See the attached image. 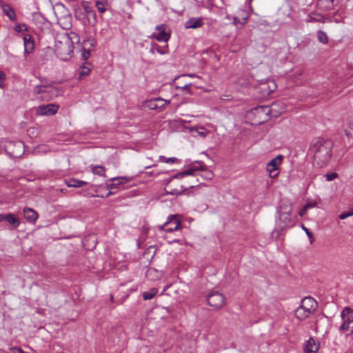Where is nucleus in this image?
Returning a JSON list of instances; mask_svg holds the SVG:
<instances>
[{"mask_svg":"<svg viewBox=\"0 0 353 353\" xmlns=\"http://www.w3.org/2000/svg\"><path fill=\"white\" fill-rule=\"evenodd\" d=\"M317 37L318 40L322 43L325 44L328 42L327 34L322 30H319L317 32Z\"/></svg>","mask_w":353,"mask_h":353,"instance_id":"c756f323","label":"nucleus"},{"mask_svg":"<svg viewBox=\"0 0 353 353\" xmlns=\"http://www.w3.org/2000/svg\"><path fill=\"white\" fill-rule=\"evenodd\" d=\"M10 350H18V353H23L24 351L20 348V347H10L9 348Z\"/></svg>","mask_w":353,"mask_h":353,"instance_id":"3c124183","label":"nucleus"},{"mask_svg":"<svg viewBox=\"0 0 353 353\" xmlns=\"http://www.w3.org/2000/svg\"><path fill=\"white\" fill-rule=\"evenodd\" d=\"M87 15L88 17H92L93 18L94 23H97V14L94 10L92 11V12Z\"/></svg>","mask_w":353,"mask_h":353,"instance_id":"de8ad7c7","label":"nucleus"},{"mask_svg":"<svg viewBox=\"0 0 353 353\" xmlns=\"http://www.w3.org/2000/svg\"><path fill=\"white\" fill-rule=\"evenodd\" d=\"M181 221L177 214L170 215L168 221L160 228L167 232H172L179 230L181 227Z\"/></svg>","mask_w":353,"mask_h":353,"instance_id":"423d86ee","label":"nucleus"},{"mask_svg":"<svg viewBox=\"0 0 353 353\" xmlns=\"http://www.w3.org/2000/svg\"><path fill=\"white\" fill-rule=\"evenodd\" d=\"M166 25L165 24H160L156 27V30L158 31L157 33H153L152 37L157 39L158 41H163L167 42L170 39V34L167 33L165 31Z\"/></svg>","mask_w":353,"mask_h":353,"instance_id":"ddd939ff","label":"nucleus"},{"mask_svg":"<svg viewBox=\"0 0 353 353\" xmlns=\"http://www.w3.org/2000/svg\"><path fill=\"white\" fill-rule=\"evenodd\" d=\"M353 215V212H344V213H341L340 215H339V219H341V220H343L350 216H352Z\"/></svg>","mask_w":353,"mask_h":353,"instance_id":"c03bdc74","label":"nucleus"},{"mask_svg":"<svg viewBox=\"0 0 353 353\" xmlns=\"http://www.w3.org/2000/svg\"><path fill=\"white\" fill-rule=\"evenodd\" d=\"M59 91L50 85H39L34 87V94L37 99L48 101L57 97Z\"/></svg>","mask_w":353,"mask_h":353,"instance_id":"7ed1b4c3","label":"nucleus"},{"mask_svg":"<svg viewBox=\"0 0 353 353\" xmlns=\"http://www.w3.org/2000/svg\"><path fill=\"white\" fill-rule=\"evenodd\" d=\"M332 146L331 141L321 137L312 140L309 152L313 156L314 161L319 167L325 166L330 160Z\"/></svg>","mask_w":353,"mask_h":353,"instance_id":"f257e3e1","label":"nucleus"},{"mask_svg":"<svg viewBox=\"0 0 353 353\" xmlns=\"http://www.w3.org/2000/svg\"><path fill=\"white\" fill-rule=\"evenodd\" d=\"M204 174L202 175L205 179H211L213 177V172L211 170H208L204 168Z\"/></svg>","mask_w":353,"mask_h":353,"instance_id":"ea45409f","label":"nucleus"},{"mask_svg":"<svg viewBox=\"0 0 353 353\" xmlns=\"http://www.w3.org/2000/svg\"><path fill=\"white\" fill-rule=\"evenodd\" d=\"M14 30L17 32H21L23 31H27L28 28L27 26L24 23H18L14 26Z\"/></svg>","mask_w":353,"mask_h":353,"instance_id":"f704fd0d","label":"nucleus"},{"mask_svg":"<svg viewBox=\"0 0 353 353\" xmlns=\"http://www.w3.org/2000/svg\"><path fill=\"white\" fill-rule=\"evenodd\" d=\"M62 8L64 10L63 14L60 17H57V23L63 29L69 30L72 26V17L69 10H66L64 6H62Z\"/></svg>","mask_w":353,"mask_h":353,"instance_id":"9b49d317","label":"nucleus"},{"mask_svg":"<svg viewBox=\"0 0 353 353\" xmlns=\"http://www.w3.org/2000/svg\"><path fill=\"white\" fill-rule=\"evenodd\" d=\"M272 84H273V88L272 90H268L267 92L265 91L266 88H270V86L268 85L267 83H262L261 88L264 91L265 94L269 95V94H270L273 92V90L275 88L274 83H272Z\"/></svg>","mask_w":353,"mask_h":353,"instance_id":"58836bf2","label":"nucleus"},{"mask_svg":"<svg viewBox=\"0 0 353 353\" xmlns=\"http://www.w3.org/2000/svg\"><path fill=\"white\" fill-rule=\"evenodd\" d=\"M341 318L343 321L353 323V310L350 308H345L341 312Z\"/></svg>","mask_w":353,"mask_h":353,"instance_id":"5701e85b","label":"nucleus"},{"mask_svg":"<svg viewBox=\"0 0 353 353\" xmlns=\"http://www.w3.org/2000/svg\"><path fill=\"white\" fill-rule=\"evenodd\" d=\"M146 174L149 176H152L153 174L152 172H146Z\"/></svg>","mask_w":353,"mask_h":353,"instance_id":"bf43d9fd","label":"nucleus"},{"mask_svg":"<svg viewBox=\"0 0 353 353\" xmlns=\"http://www.w3.org/2000/svg\"><path fill=\"white\" fill-rule=\"evenodd\" d=\"M75 17L77 19H81V14H79L77 12H75Z\"/></svg>","mask_w":353,"mask_h":353,"instance_id":"5fc2aeb1","label":"nucleus"},{"mask_svg":"<svg viewBox=\"0 0 353 353\" xmlns=\"http://www.w3.org/2000/svg\"><path fill=\"white\" fill-rule=\"evenodd\" d=\"M90 54V51L86 50H84V51L82 53V56L84 58V59H87L89 57Z\"/></svg>","mask_w":353,"mask_h":353,"instance_id":"8fccbe9b","label":"nucleus"},{"mask_svg":"<svg viewBox=\"0 0 353 353\" xmlns=\"http://www.w3.org/2000/svg\"><path fill=\"white\" fill-rule=\"evenodd\" d=\"M181 179L182 178H175L174 174L166 182L165 191L167 194L178 196L188 189L183 183L179 181V180Z\"/></svg>","mask_w":353,"mask_h":353,"instance_id":"20e7f679","label":"nucleus"},{"mask_svg":"<svg viewBox=\"0 0 353 353\" xmlns=\"http://www.w3.org/2000/svg\"><path fill=\"white\" fill-rule=\"evenodd\" d=\"M207 301L209 305L215 309H220L225 305V296L218 292L212 291L207 296Z\"/></svg>","mask_w":353,"mask_h":353,"instance_id":"39448f33","label":"nucleus"},{"mask_svg":"<svg viewBox=\"0 0 353 353\" xmlns=\"http://www.w3.org/2000/svg\"><path fill=\"white\" fill-rule=\"evenodd\" d=\"M294 315L300 321H303L309 317L300 306L295 310Z\"/></svg>","mask_w":353,"mask_h":353,"instance_id":"cd10ccee","label":"nucleus"},{"mask_svg":"<svg viewBox=\"0 0 353 353\" xmlns=\"http://www.w3.org/2000/svg\"><path fill=\"white\" fill-rule=\"evenodd\" d=\"M80 42L79 36L73 32L62 37L61 41H57L55 44V52L57 57L63 60L67 61L70 59L73 53L74 43Z\"/></svg>","mask_w":353,"mask_h":353,"instance_id":"f03ea898","label":"nucleus"},{"mask_svg":"<svg viewBox=\"0 0 353 353\" xmlns=\"http://www.w3.org/2000/svg\"><path fill=\"white\" fill-rule=\"evenodd\" d=\"M4 14L12 21L17 19V15L14 9L8 4L2 5Z\"/></svg>","mask_w":353,"mask_h":353,"instance_id":"aec40b11","label":"nucleus"},{"mask_svg":"<svg viewBox=\"0 0 353 353\" xmlns=\"http://www.w3.org/2000/svg\"><path fill=\"white\" fill-rule=\"evenodd\" d=\"M34 48V43L28 42V43L24 44V52L26 54H30L33 52Z\"/></svg>","mask_w":353,"mask_h":353,"instance_id":"473e14b6","label":"nucleus"},{"mask_svg":"<svg viewBox=\"0 0 353 353\" xmlns=\"http://www.w3.org/2000/svg\"><path fill=\"white\" fill-rule=\"evenodd\" d=\"M319 343L313 338H310L304 347L305 353H316L319 349Z\"/></svg>","mask_w":353,"mask_h":353,"instance_id":"dca6fc26","label":"nucleus"},{"mask_svg":"<svg viewBox=\"0 0 353 353\" xmlns=\"http://www.w3.org/2000/svg\"><path fill=\"white\" fill-rule=\"evenodd\" d=\"M291 212L290 206H281L278 210L279 220L282 223L281 228L287 227L291 223Z\"/></svg>","mask_w":353,"mask_h":353,"instance_id":"0eeeda50","label":"nucleus"},{"mask_svg":"<svg viewBox=\"0 0 353 353\" xmlns=\"http://www.w3.org/2000/svg\"><path fill=\"white\" fill-rule=\"evenodd\" d=\"M306 23H311V22H323L324 21V17L317 12H312L308 14L307 17L305 19Z\"/></svg>","mask_w":353,"mask_h":353,"instance_id":"412c9836","label":"nucleus"},{"mask_svg":"<svg viewBox=\"0 0 353 353\" xmlns=\"http://www.w3.org/2000/svg\"><path fill=\"white\" fill-rule=\"evenodd\" d=\"M12 353H18V350H10Z\"/></svg>","mask_w":353,"mask_h":353,"instance_id":"e2e57ef3","label":"nucleus"},{"mask_svg":"<svg viewBox=\"0 0 353 353\" xmlns=\"http://www.w3.org/2000/svg\"><path fill=\"white\" fill-rule=\"evenodd\" d=\"M95 41L94 39H90V40H88V41H83V43L84 45H86V43H89L90 47H94L95 46Z\"/></svg>","mask_w":353,"mask_h":353,"instance_id":"49530a36","label":"nucleus"},{"mask_svg":"<svg viewBox=\"0 0 353 353\" xmlns=\"http://www.w3.org/2000/svg\"><path fill=\"white\" fill-rule=\"evenodd\" d=\"M96 6L100 13H103L106 10L105 8L104 7V3L101 1H96Z\"/></svg>","mask_w":353,"mask_h":353,"instance_id":"c9c22d12","label":"nucleus"},{"mask_svg":"<svg viewBox=\"0 0 353 353\" xmlns=\"http://www.w3.org/2000/svg\"><path fill=\"white\" fill-rule=\"evenodd\" d=\"M191 83H189V84H185L184 85H177V88H182V89H185L187 88L189 85H190Z\"/></svg>","mask_w":353,"mask_h":353,"instance_id":"864d4df0","label":"nucleus"},{"mask_svg":"<svg viewBox=\"0 0 353 353\" xmlns=\"http://www.w3.org/2000/svg\"><path fill=\"white\" fill-rule=\"evenodd\" d=\"M252 111L254 114H258L259 116H268L270 114V107L266 105L257 106L256 108H253Z\"/></svg>","mask_w":353,"mask_h":353,"instance_id":"4be33fe9","label":"nucleus"},{"mask_svg":"<svg viewBox=\"0 0 353 353\" xmlns=\"http://www.w3.org/2000/svg\"><path fill=\"white\" fill-rule=\"evenodd\" d=\"M90 69L88 68V67H85V66H83L81 69V72H80V75H79V78H82L85 76H87L90 74Z\"/></svg>","mask_w":353,"mask_h":353,"instance_id":"4c0bfd02","label":"nucleus"},{"mask_svg":"<svg viewBox=\"0 0 353 353\" xmlns=\"http://www.w3.org/2000/svg\"><path fill=\"white\" fill-rule=\"evenodd\" d=\"M301 304L305 306L306 307L310 308L312 312H316L318 307V303L311 296L305 297L302 301Z\"/></svg>","mask_w":353,"mask_h":353,"instance_id":"6ab92c4d","label":"nucleus"},{"mask_svg":"<svg viewBox=\"0 0 353 353\" xmlns=\"http://www.w3.org/2000/svg\"><path fill=\"white\" fill-rule=\"evenodd\" d=\"M302 228L303 230L305 232V233L307 234V236L310 238V239H312V240H314V237H313V235L312 234V232L309 230L308 228H307L306 227H305L304 225H302Z\"/></svg>","mask_w":353,"mask_h":353,"instance_id":"a18cd8bd","label":"nucleus"},{"mask_svg":"<svg viewBox=\"0 0 353 353\" xmlns=\"http://www.w3.org/2000/svg\"><path fill=\"white\" fill-rule=\"evenodd\" d=\"M203 18L194 17L189 19L185 21L184 26L186 29H196L203 26Z\"/></svg>","mask_w":353,"mask_h":353,"instance_id":"2eb2a0df","label":"nucleus"},{"mask_svg":"<svg viewBox=\"0 0 353 353\" xmlns=\"http://www.w3.org/2000/svg\"><path fill=\"white\" fill-rule=\"evenodd\" d=\"M23 40L24 44L28 43V42L34 43V38L32 37V35H30L29 34H25L23 38Z\"/></svg>","mask_w":353,"mask_h":353,"instance_id":"a19ab883","label":"nucleus"},{"mask_svg":"<svg viewBox=\"0 0 353 353\" xmlns=\"http://www.w3.org/2000/svg\"><path fill=\"white\" fill-rule=\"evenodd\" d=\"M170 103V100H164V102H163V103H165V105H166L167 104H169Z\"/></svg>","mask_w":353,"mask_h":353,"instance_id":"4d7b16f0","label":"nucleus"},{"mask_svg":"<svg viewBox=\"0 0 353 353\" xmlns=\"http://www.w3.org/2000/svg\"><path fill=\"white\" fill-rule=\"evenodd\" d=\"M351 323L347 321H343L342 325L339 327V330L341 332H350V333H353V326L350 325Z\"/></svg>","mask_w":353,"mask_h":353,"instance_id":"c85d7f7f","label":"nucleus"},{"mask_svg":"<svg viewBox=\"0 0 353 353\" xmlns=\"http://www.w3.org/2000/svg\"><path fill=\"white\" fill-rule=\"evenodd\" d=\"M163 102L164 99L162 98H154L145 101L143 106L152 110L163 109L165 106V103Z\"/></svg>","mask_w":353,"mask_h":353,"instance_id":"f8f14e48","label":"nucleus"},{"mask_svg":"<svg viewBox=\"0 0 353 353\" xmlns=\"http://www.w3.org/2000/svg\"><path fill=\"white\" fill-rule=\"evenodd\" d=\"M5 79H6L5 74L3 72L0 71V88L2 87L1 82L5 80Z\"/></svg>","mask_w":353,"mask_h":353,"instance_id":"09e8293b","label":"nucleus"},{"mask_svg":"<svg viewBox=\"0 0 353 353\" xmlns=\"http://www.w3.org/2000/svg\"><path fill=\"white\" fill-rule=\"evenodd\" d=\"M59 106L55 104L50 103L42 105L37 108V113L41 115H52L57 112Z\"/></svg>","mask_w":353,"mask_h":353,"instance_id":"4468645a","label":"nucleus"},{"mask_svg":"<svg viewBox=\"0 0 353 353\" xmlns=\"http://www.w3.org/2000/svg\"><path fill=\"white\" fill-rule=\"evenodd\" d=\"M23 214L26 221L29 223H34L38 218L37 212L34 210L29 208L23 209Z\"/></svg>","mask_w":353,"mask_h":353,"instance_id":"a211bd4d","label":"nucleus"},{"mask_svg":"<svg viewBox=\"0 0 353 353\" xmlns=\"http://www.w3.org/2000/svg\"><path fill=\"white\" fill-rule=\"evenodd\" d=\"M0 353H10V352L0 348Z\"/></svg>","mask_w":353,"mask_h":353,"instance_id":"6e6d98bb","label":"nucleus"},{"mask_svg":"<svg viewBox=\"0 0 353 353\" xmlns=\"http://www.w3.org/2000/svg\"><path fill=\"white\" fill-rule=\"evenodd\" d=\"M128 181H130V179L126 176L114 177L108 180L106 182V186L110 191L107 194L106 196H109L114 193L112 191V190L117 188L119 185L125 183Z\"/></svg>","mask_w":353,"mask_h":353,"instance_id":"9d476101","label":"nucleus"},{"mask_svg":"<svg viewBox=\"0 0 353 353\" xmlns=\"http://www.w3.org/2000/svg\"><path fill=\"white\" fill-rule=\"evenodd\" d=\"M196 131L200 137L203 138L207 137V135L210 134V131L205 129L203 127L198 128Z\"/></svg>","mask_w":353,"mask_h":353,"instance_id":"72a5a7b5","label":"nucleus"},{"mask_svg":"<svg viewBox=\"0 0 353 353\" xmlns=\"http://www.w3.org/2000/svg\"><path fill=\"white\" fill-rule=\"evenodd\" d=\"M14 145L17 151H12V155L14 157H20L24 152V143L22 141H17L15 143H10V145Z\"/></svg>","mask_w":353,"mask_h":353,"instance_id":"393cba45","label":"nucleus"},{"mask_svg":"<svg viewBox=\"0 0 353 353\" xmlns=\"http://www.w3.org/2000/svg\"><path fill=\"white\" fill-rule=\"evenodd\" d=\"M6 214H0V222L6 221Z\"/></svg>","mask_w":353,"mask_h":353,"instance_id":"603ef678","label":"nucleus"},{"mask_svg":"<svg viewBox=\"0 0 353 353\" xmlns=\"http://www.w3.org/2000/svg\"><path fill=\"white\" fill-rule=\"evenodd\" d=\"M283 159V156L279 154L268 163L266 170L269 172L270 177H275L278 174L277 170L279 166L281 164Z\"/></svg>","mask_w":353,"mask_h":353,"instance_id":"6e6552de","label":"nucleus"},{"mask_svg":"<svg viewBox=\"0 0 353 353\" xmlns=\"http://www.w3.org/2000/svg\"><path fill=\"white\" fill-rule=\"evenodd\" d=\"M157 289L152 288L148 291L143 292V298L144 300H150L157 295Z\"/></svg>","mask_w":353,"mask_h":353,"instance_id":"bb28decb","label":"nucleus"},{"mask_svg":"<svg viewBox=\"0 0 353 353\" xmlns=\"http://www.w3.org/2000/svg\"><path fill=\"white\" fill-rule=\"evenodd\" d=\"M325 176L326 180L327 181H331L335 179L336 178H337L338 174L336 172H332V173H330V174H326L325 175Z\"/></svg>","mask_w":353,"mask_h":353,"instance_id":"79ce46f5","label":"nucleus"},{"mask_svg":"<svg viewBox=\"0 0 353 353\" xmlns=\"http://www.w3.org/2000/svg\"><path fill=\"white\" fill-rule=\"evenodd\" d=\"M316 5L321 11H330L334 8V0H318Z\"/></svg>","mask_w":353,"mask_h":353,"instance_id":"f3484780","label":"nucleus"},{"mask_svg":"<svg viewBox=\"0 0 353 353\" xmlns=\"http://www.w3.org/2000/svg\"><path fill=\"white\" fill-rule=\"evenodd\" d=\"M303 212H300V215H301V216H303Z\"/></svg>","mask_w":353,"mask_h":353,"instance_id":"338daca9","label":"nucleus"},{"mask_svg":"<svg viewBox=\"0 0 353 353\" xmlns=\"http://www.w3.org/2000/svg\"><path fill=\"white\" fill-rule=\"evenodd\" d=\"M92 170L94 174H97L99 176H105V168L103 166H94L92 168Z\"/></svg>","mask_w":353,"mask_h":353,"instance_id":"7c9ffc66","label":"nucleus"},{"mask_svg":"<svg viewBox=\"0 0 353 353\" xmlns=\"http://www.w3.org/2000/svg\"><path fill=\"white\" fill-rule=\"evenodd\" d=\"M68 187L80 188L87 184L86 181L71 179L66 182Z\"/></svg>","mask_w":353,"mask_h":353,"instance_id":"a878e982","label":"nucleus"},{"mask_svg":"<svg viewBox=\"0 0 353 353\" xmlns=\"http://www.w3.org/2000/svg\"><path fill=\"white\" fill-rule=\"evenodd\" d=\"M23 353H28V352H24Z\"/></svg>","mask_w":353,"mask_h":353,"instance_id":"774afa93","label":"nucleus"},{"mask_svg":"<svg viewBox=\"0 0 353 353\" xmlns=\"http://www.w3.org/2000/svg\"><path fill=\"white\" fill-rule=\"evenodd\" d=\"M300 307L302 308V310H304L305 313H306V314L310 316L312 314H314V312H312L310 308L308 307H306L305 306H304L303 305H301Z\"/></svg>","mask_w":353,"mask_h":353,"instance_id":"37998d69","label":"nucleus"},{"mask_svg":"<svg viewBox=\"0 0 353 353\" xmlns=\"http://www.w3.org/2000/svg\"><path fill=\"white\" fill-rule=\"evenodd\" d=\"M159 161L161 162L166 163H174L179 162V159L176 157L167 158V157H165L164 156H160Z\"/></svg>","mask_w":353,"mask_h":353,"instance_id":"2f4dec72","label":"nucleus"},{"mask_svg":"<svg viewBox=\"0 0 353 353\" xmlns=\"http://www.w3.org/2000/svg\"><path fill=\"white\" fill-rule=\"evenodd\" d=\"M82 6L87 14H89L93 10L92 7L90 6L87 1H83Z\"/></svg>","mask_w":353,"mask_h":353,"instance_id":"e433bc0d","label":"nucleus"},{"mask_svg":"<svg viewBox=\"0 0 353 353\" xmlns=\"http://www.w3.org/2000/svg\"><path fill=\"white\" fill-rule=\"evenodd\" d=\"M155 165H156L155 164H154V165H148V166H146V167H145V169L150 168L154 167V166H155Z\"/></svg>","mask_w":353,"mask_h":353,"instance_id":"13d9d810","label":"nucleus"},{"mask_svg":"<svg viewBox=\"0 0 353 353\" xmlns=\"http://www.w3.org/2000/svg\"><path fill=\"white\" fill-rule=\"evenodd\" d=\"M198 2H201V3H204L205 0H196Z\"/></svg>","mask_w":353,"mask_h":353,"instance_id":"052dcab7","label":"nucleus"},{"mask_svg":"<svg viewBox=\"0 0 353 353\" xmlns=\"http://www.w3.org/2000/svg\"><path fill=\"white\" fill-rule=\"evenodd\" d=\"M205 165L202 162L192 163L187 170L175 174V178H183L189 175H194L195 172L204 170Z\"/></svg>","mask_w":353,"mask_h":353,"instance_id":"1a4fd4ad","label":"nucleus"},{"mask_svg":"<svg viewBox=\"0 0 353 353\" xmlns=\"http://www.w3.org/2000/svg\"><path fill=\"white\" fill-rule=\"evenodd\" d=\"M157 52H158L159 53L162 54V52H161L159 50H158V49H157Z\"/></svg>","mask_w":353,"mask_h":353,"instance_id":"69168bd1","label":"nucleus"},{"mask_svg":"<svg viewBox=\"0 0 353 353\" xmlns=\"http://www.w3.org/2000/svg\"><path fill=\"white\" fill-rule=\"evenodd\" d=\"M194 187H195V185H189V187H188V188H193Z\"/></svg>","mask_w":353,"mask_h":353,"instance_id":"680f3d73","label":"nucleus"},{"mask_svg":"<svg viewBox=\"0 0 353 353\" xmlns=\"http://www.w3.org/2000/svg\"><path fill=\"white\" fill-rule=\"evenodd\" d=\"M310 241L311 243H312V242L314 241V240H312V239H310Z\"/></svg>","mask_w":353,"mask_h":353,"instance_id":"0e129e2a","label":"nucleus"},{"mask_svg":"<svg viewBox=\"0 0 353 353\" xmlns=\"http://www.w3.org/2000/svg\"><path fill=\"white\" fill-rule=\"evenodd\" d=\"M6 221L14 228H17L20 224L19 219L12 213L6 214Z\"/></svg>","mask_w":353,"mask_h":353,"instance_id":"b1692460","label":"nucleus"}]
</instances>
